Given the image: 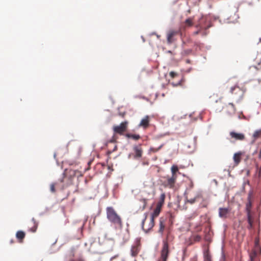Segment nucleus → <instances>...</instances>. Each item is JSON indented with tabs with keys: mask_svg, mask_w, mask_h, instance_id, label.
Returning a JSON list of instances; mask_svg holds the SVG:
<instances>
[{
	"mask_svg": "<svg viewBox=\"0 0 261 261\" xmlns=\"http://www.w3.org/2000/svg\"><path fill=\"white\" fill-rule=\"evenodd\" d=\"M106 215L107 219L112 224H114L116 228H121L122 226L121 218L113 207H107Z\"/></svg>",
	"mask_w": 261,
	"mask_h": 261,
	"instance_id": "1",
	"label": "nucleus"
},
{
	"mask_svg": "<svg viewBox=\"0 0 261 261\" xmlns=\"http://www.w3.org/2000/svg\"><path fill=\"white\" fill-rule=\"evenodd\" d=\"M171 238L172 236H171L170 233L167 234V238L163 241L160 257L157 261H167L169 254L170 252L169 241H171Z\"/></svg>",
	"mask_w": 261,
	"mask_h": 261,
	"instance_id": "2",
	"label": "nucleus"
},
{
	"mask_svg": "<svg viewBox=\"0 0 261 261\" xmlns=\"http://www.w3.org/2000/svg\"><path fill=\"white\" fill-rule=\"evenodd\" d=\"M145 218L142 221V228L145 232V233H147L149 231L151 230V229L153 228L154 225V220L150 215L149 219L147 218L148 214L145 213Z\"/></svg>",
	"mask_w": 261,
	"mask_h": 261,
	"instance_id": "3",
	"label": "nucleus"
},
{
	"mask_svg": "<svg viewBox=\"0 0 261 261\" xmlns=\"http://www.w3.org/2000/svg\"><path fill=\"white\" fill-rule=\"evenodd\" d=\"M230 92L233 95V98L237 101H239L242 99L245 93V90L239 87L238 86L234 85L230 87Z\"/></svg>",
	"mask_w": 261,
	"mask_h": 261,
	"instance_id": "4",
	"label": "nucleus"
},
{
	"mask_svg": "<svg viewBox=\"0 0 261 261\" xmlns=\"http://www.w3.org/2000/svg\"><path fill=\"white\" fill-rule=\"evenodd\" d=\"M165 198V194H162L160 196L159 201L157 202L156 204V207L153 210V213L151 214V216L152 217L154 220L159 215L162 210V207L164 204Z\"/></svg>",
	"mask_w": 261,
	"mask_h": 261,
	"instance_id": "5",
	"label": "nucleus"
},
{
	"mask_svg": "<svg viewBox=\"0 0 261 261\" xmlns=\"http://www.w3.org/2000/svg\"><path fill=\"white\" fill-rule=\"evenodd\" d=\"M128 122H122L120 123L119 125H114L113 126V130L114 134H118L120 135H123V133L125 132L128 128Z\"/></svg>",
	"mask_w": 261,
	"mask_h": 261,
	"instance_id": "6",
	"label": "nucleus"
},
{
	"mask_svg": "<svg viewBox=\"0 0 261 261\" xmlns=\"http://www.w3.org/2000/svg\"><path fill=\"white\" fill-rule=\"evenodd\" d=\"M141 248V243L140 239L138 238L135 240L134 244L131 247V255L132 256L136 257L138 255Z\"/></svg>",
	"mask_w": 261,
	"mask_h": 261,
	"instance_id": "7",
	"label": "nucleus"
},
{
	"mask_svg": "<svg viewBox=\"0 0 261 261\" xmlns=\"http://www.w3.org/2000/svg\"><path fill=\"white\" fill-rule=\"evenodd\" d=\"M181 34L180 30H171L167 34V42L168 44H171L176 40L175 37L176 35Z\"/></svg>",
	"mask_w": 261,
	"mask_h": 261,
	"instance_id": "8",
	"label": "nucleus"
},
{
	"mask_svg": "<svg viewBox=\"0 0 261 261\" xmlns=\"http://www.w3.org/2000/svg\"><path fill=\"white\" fill-rule=\"evenodd\" d=\"M166 181H164V185L166 187L173 188L175 184L176 178L171 175V177L167 176Z\"/></svg>",
	"mask_w": 261,
	"mask_h": 261,
	"instance_id": "9",
	"label": "nucleus"
},
{
	"mask_svg": "<svg viewBox=\"0 0 261 261\" xmlns=\"http://www.w3.org/2000/svg\"><path fill=\"white\" fill-rule=\"evenodd\" d=\"M225 110L226 112V113L229 115H234V114L236 112V109L233 103H229L227 106L225 107Z\"/></svg>",
	"mask_w": 261,
	"mask_h": 261,
	"instance_id": "10",
	"label": "nucleus"
},
{
	"mask_svg": "<svg viewBox=\"0 0 261 261\" xmlns=\"http://www.w3.org/2000/svg\"><path fill=\"white\" fill-rule=\"evenodd\" d=\"M230 136L231 138L236 140H244L245 139V136L243 133L231 132L230 133Z\"/></svg>",
	"mask_w": 261,
	"mask_h": 261,
	"instance_id": "11",
	"label": "nucleus"
},
{
	"mask_svg": "<svg viewBox=\"0 0 261 261\" xmlns=\"http://www.w3.org/2000/svg\"><path fill=\"white\" fill-rule=\"evenodd\" d=\"M194 18L189 17L182 23L181 25V29H185L189 27H191L194 24Z\"/></svg>",
	"mask_w": 261,
	"mask_h": 261,
	"instance_id": "12",
	"label": "nucleus"
},
{
	"mask_svg": "<svg viewBox=\"0 0 261 261\" xmlns=\"http://www.w3.org/2000/svg\"><path fill=\"white\" fill-rule=\"evenodd\" d=\"M230 210L228 208L220 207L219 209V217L222 218H226Z\"/></svg>",
	"mask_w": 261,
	"mask_h": 261,
	"instance_id": "13",
	"label": "nucleus"
},
{
	"mask_svg": "<svg viewBox=\"0 0 261 261\" xmlns=\"http://www.w3.org/2000/svg\"><path fill=\"white\" fill-rule=\"evenodd\" d=\"M149 117L148 116H146L144 118L141 119L139 126L142 127L144 128H146L149 125Z\"/></svg>",
	"mask_w": 261,
	"mask_h": 261,
	"instance_id": "14",
	"label": "nucleus"
},
{
	"mask_svg": "<svg viewBox=\"0 0 261 261\" xmlns=\"http://www.w3.org/2000/svg\"><path fill=\"white\" fill-rule=\"evenodd\" d=\"M134 150L135 152L134 155L135 158H140L142 155V149L140 146H135L134 147Z\"/></svg>",
	"mask_w": 261,
	"mask_h": 261,
	"instance_id": "15",
	"label": "nucleus"
},
{
	"mask_svg": "<svg viewBox=\"0 0 261 261\" xmlns=\"http://www.w3.org/2000/svg\"><path fill=\"white\" fill-rule=\"evenodd\" d=\"M25 237V233L23 231L18 230L16 232V237L19 241V243H22L23 240Z\"/></svg>",
	"mask_w": 261,
	"mask_h": 261,
	"instance_id": "16",
	"label": "nucleus"
},
{
	"mask_svg": "<svg viewBox=\"0 0 261 261\" xmlns=\"http://www.w3.org/2000/svg\"><path fill=\"white\" fill-rule=\"evenodd\" d=\"M201 197V194L199 192H196L194 198L188 199L187 197V202L190 204H193L196 201V200Z\"/></svg>",
	"mask_w": 261,
	"mask_h": 261,
	"instance_id": "17",
	"label": "nucleus"
},
{
	"mask_svg": "<svg viewBox=\"0 0 261 261\" xmlns=\"http://www.w3.org/2000/svg\"><path fill=\"white\" fill-rule=\"evenodd\" d=\"M32 221L33 222V225L32 227L29 228V230L33 232V233H35V232H36L37 230L38 223L37 222L34 218H32Z\"/></svg>",
	"mask_w": 261,
	"mask_h": 261,
	"instance_id": "18",
	"label": "nucleus"
},
{
	"mask_svg": "<svg viewBox=\"0 0 261 261\" xmlns=\"http://www.w3.org/2000/svg\"><path fill=\"white\" fill-rule=\"evenodd\" d=\"M125 137L127 138H131L135 140H139L141 138L140 135H136V134L127 133L125 134Z\"/></svg>",
	"mask_w": 261,
	"mask_h": 261,
	"instance_id": "19",
	"label": "nucleus"
},
{
	"mask_svg": "<svg viewBox=\"0 0 261 261\" xmlns=\"http://www.w3.org/2000/svg\"><path fill=\"white\" fill-rule=\"evenodd\" d=\"M171 172H172V175L175 178L177 179V176L176 175V173L177 172H178V167L176 165H172L171 168Z\"/></svg>",
	"mask_w": 261,
	"mask_h": 261,
	"instance_id": "20",
	"label": "nucleus"
},
{
	"mask_svg": "<svg viewBox=\"0 0 261 261\" xmlns=\"http://www.w3.org/2000/svg\"><path fill=\"white\" fill-rule=\"evenodd\" d=\"M241 153H235L233 155V161L236 163V165H238L239 163L241 162Z\"/></svg>",
	"mask_w": 261,
	"mask_h": 261,
	"instance_id": "21",
	"label": "nucleus"
},
{
	"mask_svg": "<svg viewBox=\"0 0 261 261\" xmlns=\"http://www.w3.org/2000/svg\"><path fill=\"white\" fill-rule=\"evenodd\" d=\"M247 221H248V223L249 224L247 227L249 229L252 228L253 221L252 218L250 214L248 215Z\"/></svg>",
	"mask_w": 261,
	"mask_h": 261,
	"instance_id": "22",
	"label": "nucleus"
},
{
	"mask_svg": "<svg viewBox=\"0 0 261 261\" xmlns=\"http://www.w3.org/2000/svg\"><path fill=\"white\" fill-rule=\"evenodd\" d=\"M164 145V144H163L159 146L158 148L150 147L149 150V152L150 153L156 152L158 151V150H159L160 149H161V148H162Z\"/></svg>",
	"mask_w": 261,
	"mask_h": 261,
	"instance_id": "23",
	"label": "nucleus"
},
{
	"mask_svg": "<svg viewBox=\"0 0 261 261\" xmlns=\"http://www.w3.org/2000/svg\"><path fill=\"white\" fill-rule=\"evenodd\" d=\"M253 137L255 140L261 137V129L256 130L253 134Z\"/></svg>",
	"mask_w": 261,
	"mask_h": 261,
	"instance_id": "24",
	"label": "nucleus"
},
{
	"mask_svg": "<svg viewBox=\"0 0 261 261\" xmlns=\"http://www.w3.org/2000/svg\"><path fill=\"white\" fill-rule=\"evenodd\" d=\"M58 185V182H53L50 185V190L51 192L53 193H54L56 192V189H55V187L56 186H57Z\"/></svg>",
	"mask_w": 261,
	"mask_h": 261,
	"instance_id": "25",
	"label": "nucleus"
},
{
	"mask_svg": "<svg viewBox=\"0 0 261 261\" xmlns=\"http://www.w3.org/2000/svg\"><path fill=\"white\" fill-rule=\"evenodd\" d=\"M165 230V225L164 222L162 220L160 221V228H159V232L160 233H163L164 230Z\"/></svg>",
	"mask_w": 261,
	"mask_h": 261,
	"instance_id": "26",
	"label": "nucleus"
},
{
	"mask_svg": "<svg viewBox=\"0 0 261 261\" xmlns=\"http://www.w3.org/2000/svg\"><path fill=\"white\" fill-rule=\"evenodd\" d=\"M140 201H141L143 204L142 208V209L145 208L146 207V205L147 204V200H146V199H145V198H142L140 199Z\"/></svg>",
	"mask_w": 261,
	"mask_h": 261,
	"instance_id": "27",
	"label": "nucleus"
},
{
	"mask_svg": "<svg viewBox=\"0 0 261 261\" xmlns=\"http://www.w3.org/2000/svg\"><path fill=\"white\" fill-rule=\"evenodd\" d=\"M197 215H198L197 212H194V213L192 214V215H191L190 216H189V217H188V219H189V220H192V218H195V217H197Z\"/></svg>",
	"mask_w": 261,
	"mask_h": 261,
	"instance_id": "28",
	"label": "nucleus"
},
{
	"mask_svg": "<svg viewBox=\"0 0 261 261\" xmlns=\"http://www.w3.org/2000/svg\"><path fill=\"white\" fill-rule=\"evenodd\" d=\"M205 259L207 261H211V256L208 253L205 254Z\"/></svg>",
	"mask_w": 261,
	"mask_h": 261,
	"instance_id": "29",
	"label": "nucleus"
},
{
	"mask_svg": "<svg viewBox=\"0 0 261 261\" xmlns=\"http://www.w3.org/2000/svg\"><path fill=\"white\" fill-rule=\"evenodd\" d=\"M178 75V74L176 72H175V71H170V76H171V77L172 78H174V77H175L176 76H177Z\"/></svg>",
	"mask_w": 261,
	"mask_h": 261,
	"instance_id": "30",
	"label": "nucleus"
},
{
	"mask_svg": "<svg viewBox=\"0 0 261 261\" xmlns=\"http://www.w3.org/2000/svg\"><path fill=\"white\" fill-rule=\"evenodd\" d=\"M67 170L65 171L64 173L63 174V177H62V178L59 179V181L60 182H63L64 181V179L65 178V174H67Z\"/></svg>",
	"mask_w": 261,
	"mask_h": 261,
	"instance_id": "31",
	"label": "nucleus"
},
{
	"mask_svg": "<svg viewBox=\"0 0 261 261\" xmlns=\"http://www.w3.org/2000/svg\"><path fill=\"white\" fill-rule=\"evenodd\" d=\"M201 239V237L200 236H198V234H197V236H195L194 237V240L195 241H200Z\"/></svg>",
	"mask_w": 261,
	"mask_h": 261,
	"instance_id": "32",
	"label": "nucleus"
},
{
	"mask_svg": "<svg viewBox=\"0 0 261 261\" xmlns=\"http://www.w3.org/2000/svg\"><path fill=\"white\" fill-rule=\"evenodd\" d=\"M69 173L71 176H74L76 175V171L72 170V169H70L69 171Z\"/></svg>",
	"mask_w": 261,
	"mask_h": 261,
	"instance_id": "33",
	"label": "nucleus"
},
{
	"mask_svg": "<svg viewBox=\"0 0 261 261\" xmlns=\"http://www.w3.org/2000/svg\"><path fill=\"white\" fill-rule=\"evenodd\" d=\"M255 249L256 251H258V250L259 251V253H261V248L260 247H259L258 244L256 243H255Z\"/></svg>",
	"mask_w": 261,
	"mask_h": 261,
	"instance_id": "34",
	"label": "nucleus"
},
{
	"mask_svg": "<svg viewBox=\"0 0 261 261\" xmlns=\"http://www.w3.org/2000/svg\"><path fill=\"white\" fill-rule=\"evenodd\" d=\"M171 84L173 85V86H180L181 82H178V83H171Z\"/></svg>",
	"mask_w": 261,
	"mask_h": 261,
	"instance_id": "35",
	"label": "nucleus"
},
{
	"mask_svg": "<svg viewBox=\"0 0 261 261\" xmlns=\"http://www.w3.org/2000/svg\"><path fill=\"white\" fill-rule=\"evenodd\" d=\"M257 63L258 64V68H261V58L259 59V61H257Z\"/></svg>",
	"mask_w": 261,
	"mask_h": 261,
	"instance_id": "36",
	"label": "nucleus"
},
{
	"mask_svg": "<svg viewBox=\"0 0 261 261\" xmlns=\"http://www.w3.org/2000/svg\"><path fill=\"white\" fill-rule=\"evenodd\" d=\"M200 30H198L197 31H195L194 32V34L195 35H198L199 33H200Z\"/></svg>",
	"mask_w": 261,
	"mask_h": 261,
	"instance_id": "37",
	"label": "nucleus"
},
{
	"mask_svg": "<svg viewBox=\"0 0 261 261\" xmlns=\"http://www.w3.org/2000/svg\"><path fill=\"white\" fill-rule=\"evenodd\" d=\"M258 158L261 159V148H260V151L258 153Z\"/></svg>",
	"mask_w": 261,
	"mask_h": 261,
	"instance_id": "38",
	"label": "nucleus"
},
{
	"mask_svg": "<svg viewBox=\"0 0 261 261\" xmlns=\"http://www.w3.org/2000/svg\"><path fill=\"white\" fill-rule=\"evenodd\" d=\"M14 243V241L13 240L10 241V243L12 244Z\"/></svg>",
	"mask_w": 261,
	"mask_h": 261,
	"instance_id": "39",
	"label": "nucleus"
},
{
	"mask_svg": "<svg viewBox=\"0 0 261 261\" xmlns=\"http://www.w3.org/2000/svg\"><path fill=\"white\" fill-rule=\"evenodd\" d=\"M250 260H251V261H253V259L252 256H251V257H250Z\"/></svg>",
	"mask_w": 261,
	"mask_h": 261,
	"instance_id": "40",
	"label": "nucleus"
},
{
	"mask_svg": "<svg viewBox=\"0 0 261 261\" xmlns=\"http://www.w3.org/2000/svg\"><path fill=\"white\" fill-rule=\"evenodd\" d=\"M64 186H65V185H63L62 186V189H63V188H64Z\"/></svg>",
	"mask_w": 261,
	"mask_h": 261,
	"instance_id": "41",
	"label": "nucleus"
},
{
	"mask_svg": "<svg viewBox=\"0 0 261 261\" xmlns=\"http://www.w3.org/2000/svg\"><path fill=\"white\" fill-rule=\"evenodd\" d=\"M196 27H197V28L199 27V25H196Z\"/></svg>",
	"mask_w": 261,
	"mask_h": 261,
	"instance_id": "42",
	"label": "nucleus"
}]
</instances>
